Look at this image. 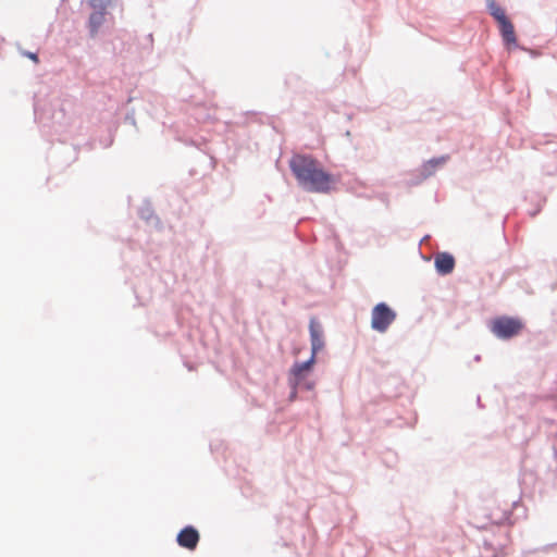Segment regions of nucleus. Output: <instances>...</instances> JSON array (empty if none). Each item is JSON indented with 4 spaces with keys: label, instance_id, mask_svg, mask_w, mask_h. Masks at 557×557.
Returning <instances> with one entry per match:
<instances>
[{
    "label": "nucleus",
    "instance_id": "f257e3e1",
    "mask_svg": "<svg viewBox=\"0 0 557 557\" xmlns=\"http://www.w3.org/2000/svg\"><path fill=\"white\" fill-rule=\"evenodd\" d=\"M289 166L298 184L309 191L327 193L334 184L333 176L310 156L295 154Z\"/></svg>",
    "mask_w": 557,
    "mask_h": 557
},
{
    "label": "nucleus",
    "instance_id": "f03ea898",
    "mask_svg": "<svg viewBox=\"0 0 557 557\" xmlns=\"http://www.w3.org/2000/svg\"><path fill=\"white\" fill-rule=\"evenodd\" d=\"M395 319L396 312L385 302H380L372 309L371 327L380 333H384Z\"/></svg>",
    "mask_w": 557,
    "mask_h": 557
},
{
    "label": "nucleus",
    "instance_id": "7ed1b4c3",
    "mask_svg": "<svg viewBox=\"0 0 557 557\" xmlns=\"http://www.w3.org/2000/svg\"><path fill=\"white\" fill-rule=\"evenodd\" d=\"M523 329V323L516 318L500 317L493 320L491 330L499 338H510L518 335Z\"/></svg>",
    "mask_w": 557,
    "mask_h": 557
},
{
    "label": "nucleus",
    "instance_id": "20e7f679",
    "mask_svg": "<svg viewBox=\"0 0 557 557\" xmlns=\"http://www.w3.org/2000/svg\"><path fill=\"white\" fill-rule=\"evenodd\" d=\"M315 359L310 357L305 362H296L289 371V382L294 388L306 387L307 389L313 388V383H306L308 374L311 372Z\"/></svg>",
    "mask_w": 557,
    "mask_h": 557
},
{
    "label": "nucleus",
    "instance_id": "39448f33",
    "mask_svg": "<svg viewBox=\"0 0 557 557\" xmlns=\"http://www.w3.org/2000/svg\"><path fill=\"white\" fill-rule=\"evenodd\" d=\"M199 542V533L194 527H186L177 534V543L181 547L194 550Z\"/></svg>",
    "mask_w": 557,
    "mask_h": 557
},
{
    "label": "nucleus",
    "instance_id": "423d86ee",
    "mask_svg": "<svg viewBox=\"0 0 557 557\" xmlns=\"http://www.w3.org/2000/svg\"><path fill=\"white\" fill-rule=\"evenodd\" d=\"M310 338H311V357L315 359L317 354L324 347L323 332L320 325L311 321L310 322Z\"/></svg>",
    "mask_w": 557,
    "mask_h": 557
},
{
    "label": "nucleus",
    "instance_id": "0eeeda50",
    "mask_svg": "<svg viewBox=\"0 0 557 557\" xmlns=\"http://www.w3.org/2000/svg\"><path fill=\"white\" fill-rule=\"evenodd\" d=\"M435 268L440 274L446 275L453 272L455 268V259L447 252L437 253L435 256Z\"/></svg>",
    "mask_w": 557,
    "mask_h": 557
},
{
    "label": "nucleus",
    "instance_id": "6e6552de",
    "mask_svg": "<svg viewBox=\"0 0 557 557\" xmlns=\"http://www.w3.org/2000/svg\"><path fill=\"white\" fill-rule=\"evenodd\" d=\"M498 26L504 41L507 45H516L517 37L511 21L509 18H506L504 22H500Z\"/></svg>",
    "mask_w": 557,
    "mask_h": 557
},
{
    "label": "nucleus",
    "instance_id": "1a4fd4ad",
    "mask_svg": "<svg viewBox=\"0 0 557 557\" xmlns=\"http://www.w3.org/2000/svg\"><path fill=\"white\" fill-rule=\"evenodd\" d=\"M106 10L102 8L100 11L94 12L89 16V29L92 36L98 33V29L104 22Z\"/></svg>",
    "mask_w": 557,
    "mask_h": 557
},
{
    "label": "nucleus",
    "instance_id": "9d476101",
    "mask_svg": "<svg viewBox=\"0 0 557 557\" xmlns=\"http://www.w3.org/2000/svg\"><path fill=\"white\" fill-rule=\"evenodd\" d=\"M487 7L490 14L496 20L498 24L508 18L505 10L502 7H499L495 1H490Z\"/></svg>",
    "mask_w": 557,
    "mask_h": 557
},
{
    "label": "nucleus",
    "instance_id": "9b49d317",
    "mask_svg": "<svg viewBox=\"0 0 557 557\" xmlns=\"http://www.w3.org/2000/svg\"><path fill=\"white\" fill-rule=\"evenodd\" d=\"M27 55H28V58H29V59H32L33 61L38 62V57H37V54H36V53H28Z\"/></svg>",
    "mask_w": 557,
    "mask_h": 557
},
{
    "label": "nucleus",
    "instance_id": "f8f14e48",
    "mask_svg": "<svg viewBox=\"0 0 557 557\" xmlns=\"http://www.w3.org/2000/svg\"><path fill=\"white\" fill-rule=\"evenodd\" d=\"M438 163H440V161H437V160L430 161V165H432V168H435Z\"/></svg>",
    "mask_w": 557,
    "mask_h": 557
}]
</instances>
